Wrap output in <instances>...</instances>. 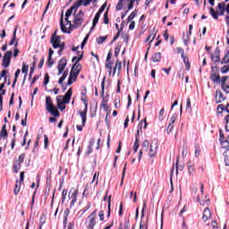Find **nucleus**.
<instances>
[{
    "label": "nucleus",
    "mask_w": 229,
    "mask_h": 229,
    "mask_svg": "<svg viewBox=\"0 0 229 229\" xmlns=\"http://www.w3.org/2000/svg\"><path fill=\"white\" fill-rule=\"evenodd\" d=\"M80 6H81V1L75 3L66 11L64 18L65 23H64V18H61V30L63 33H71L72 29H74V24L71 21V17H72V13H76Z\"/></svg>",
    "instance_id": "obj_1"
},
{
    "label": "nucleus",
    "mask_w": 229,
    "mask_h": 229,
    "mask_svg": "<svg viewBox=\"0 0 229 229\" xmlns=\"http://www.w3.org/2000/svg\"><path fill=\"white\" fill-rule=\"evenodd\" d=\"M71 19L73 20V29L80 28L83 24L85 21V13L83 11H80L78 13L76 12L72 14Z\"/></svg>",
    "instance_id": "obj_2"
},
{
    "label": "nucleus",
    "mask_w": 229,
    "mask_h": 229,
    "mask_svg": "<svg viewBox=\"0 0 229 229\" xmlns=\"http://www.w3.org/2000/svg\"><path fill=\"white\" fill-rule=\"evenodd\" d=\"M62 38H60V36H56V35H53L51 38V44L54 47V49H58V47H62V49H64L65 47V43L64 42H61Z\"/></svg>",
    "instance_id": "obj_3"
},
{
    "label": "nucleus",
    "mask_w": 229,
    "mask_h": 229,
    "mask_svg": "<svg viewBox=\"0 0 229 229\" xmlns=\"http://www.w3.org/2000/svg\"><path fill=\"white\" fill-rule=\"evenodd\" d=\"M221 89L225 94H229V77L224 76L221 78Z\"/></svg>",
    "instance_id": "obj_4"
},
{
    "label": "nucleus",
    "mask_w": 229,
    "mask_h": 229,
    "mask_svg": "<svg viewBox=\"0 0 229 229\" xmlns=\"http://www.w3.org/2000/svg\"><path fill=\"white\" fill-rule=\"evenodd\" d=\"M68 197H69V199H72L71 207L74 206L76 201H78V199H77L78 198V190L72 189L69 191Z\"/></svg>",
    "instance_id": "obj_5"
},
{
    "label": "nucleus",
    "mask_w": 229,
    "mask_h": 229,
    "mask_svg": "<svg viewBox=\"0 0 229 229\" xmlns=\"http://www.w3.org/2000/svg\"><path fill=\"white\" fill-rule=\"evenodd\" d=\"M65 67H67V59L63 57L60 59L58 65H57L58 76H60V74H62V72H64V71H65Z\"/></svg>",
    "instance_id": "obj_6"
},
{
    "label": "nucleus",
    "mask_w": 229,
    "mask_h": 229,
    "mask_svg": "<svg viewBox=\"0 0 229 229\" xmlns=\"http://www.w3.org/2000/svg\"><path fill=\"white\" fill-rule=\"evenodd\" d=\"M220 144L222 148H224L225 149L229 148V135L226 138H225V135H223V131L221 130H220Z\"/></svg>",
    "instance_id": "obj_7"
},
{
    "label": "nucleus",
    "mask_w": 229,
    "mask_h": 229,
    "mask_svg": "<svg viewBox=\"0 0 229 229\" xmlns=\"http://www.w3.org/2000/svg\"><path fill=\"white\" fill-rule=\"evenodd\" d=\"M210 80L213 81V83H221V76H219V73L216 72L214 67H212V71L210 73Z\"/></svg>",
    "instance_id": "obj_8"
},
{
    "label": "nucleus",
    "mask_w": 229,
    "mask_h": 229,
    "mask_svg": "<svg viewBox=\"0 0 229 229\" xmlns=\"http://www.w3.org/2000/svg\"><path fill=\"white\" fill-rule=\"evenodd\" d=\"M10 60H12V51H7L3 58V67L6 68L10 66Z\"/></svg>",
    "instance_id": "obj_9"
},
{
    "label": "nucleus",
    "mask_w": 229,
    "mask_h": 229,
    "mask_svg": "<svg viewBox=\"0 0 229 229\" xmlns=\"http://www.w3.org/2000/svg\"><path fill=\"white\" fill-rule=\"evenodd\" d=\"M209 219H212V211H210V208H206L202 214V221L207 223Z\"/></svg>",
    "instance_id": "obj_10"
},
{
    "label": "nucleus",
    "mask_w": 229,
    "mask_h": 229,
    "mask_svg": "<svg viewBox=\"0 0 229 229\" xmlns=\"http://www.w3.org/2000/svg\"><path fill=\"white\" fill-rule=\"evenodd\" d=\"M176 114H174L172 117L170 118V123H168V126L166 128V132L169 134L171 131H173V129L174 128V123H176Z\"/></svg>",
    "instance_id": "obj_11"
},
{
    "label": "nucleus",
    "mask_w": 229,
    "mask_h": 229,
    "mask_svg": "<svg viewBox=\"0 0 229 229\" xmlns=\"http://www.w3.org/2000/svg\"><path fill=\"white\" fill-rule=\"evenodd\" d=\"M89 223L88 225V229H94V226H96V211H93L89 216Z\"/></svg>",
    "instance_id": "obj_12"
},
{
    "label": "nucleus",
    "mask_w": 229,
    "mask_h": 229,
    "mask_svg": "<svg viewBox=\"0 0 229 229\" xmlns=\"http://www.w3.org/2000/svg\"><path fill=\"white\" fill-rule=\"evenodd\" d=\"M216 110L217 114H224V115H229V104H227L225 107L223 105H218Z\"/></svg>",
    "instance_id": "obj_13"
},
{
    "label": "nucleus",
    "mask_w": 229,
    "mask_h": 229,
    "mask_svg": "<svg viewBox=\"0 0 229 229\" xmlns=\"http://www.w3.org/2000/svg\"><path fill=\"white\" fill-rule=\"evenodd\" d=\"M157 149H158V145H157V143H155V142H152L150 144V148H149V152H148L149 157H156Z\"/></svg>",
    "instance_id": "obj_14"
},
{
    "label": "nucleus",
    "mask_w": 229,
    "mask_h": 229,
    "mask_svg": "<svg viewBox=\"0 0 229 229\" xmlns=\"http://www.w3.org/2000/svg\"><path fill=\"white\" fill-rule=\"evenodd\" d=\"M123 68V64L121 61L117 60L115 63V66L113 71V76H115L117 74L118 76L121 74V69Z\"/></svg>",
    "instance_id": "obj_15"
},
{
    "label": "nucleus",
    "mask_w": 229,
    "mask_h": 229,
    "mask_svg": "<svg viewBox=\"0 0 229 229\" xmlns=\"http://www.w3.org/2000/svg\"><path fill=\"white\" fill-rule=\"evenodd\" d=\"M142 126H143L144 130H146V128H148V122L146 121V119L141 121L138 126L137 135H136V137H138V139H139V136L140 135V133H142Z\"/></svg>",
    "instance_id": "obj_16"
},
{
    "label": "nucleus",
    "mask_w": 229,
    "mask_h": 229,
    "mask_svg": "<svg viewBox=\"0 0 229 229\" xmlns=\"http://www.w3.org/2000/svg\"><path fill=\"white\" fill-rule=\"evenodd\" d=\"M78 76H80V73L74 72H70V76L68 79L67 85H72V83H74V81H76V80L78 79Z\"/></svg>",
    "instance_id": "obj_17"
},
{
    "label": "nucleus",
    "mask_w": 229,
    "mask_h": 229,
    "mask_svg": "<svg viewBox=\"0 0 229 229\" xmlns=\"http://www.w3.org/2000/svg\"><path fill=\"white\" fill-rule=\"evenodd\" d=\"M89 110V107H84L83 111H79L80 117L81 118V123L83 126H85L87 123V112Z\"/></svg>",
    "instance_id": "obj_18"
},
{
    "label": "nucleus",
    "mask_w": 229,
    "mask_h": 229,
    "mask_svg": "<svg viewBox=\"0 0 229 229\" xmlns=\"http://www.w3.org/2000/svg\"><path fill=\"white\" fill-rule=\"evenodd\" d=\"M60 98H62V97L56 98L57 108H59V110H61V111H64V110H65V105L67 104V102L64 101V99H62Z\"/></svg>",
    "instance_id": "obj_19"
},
{
    "label": "nucleus",
    "mask_w": 229,
    "mask_h": 229,
    "mask_svg": "<svg viewBox=\"0 0 229 229\" xmlns=\"http://www.w3.org/2000/svg\"><path fill=\"white\" fill-rule=\"evenodd\" d=\"M156 36H157V30H155V28H153L152 30H150V32L148 38H146V42H149V44H151Z\"/></svg>",
    "instance_id": "obj_20"
},
{
    "label": "nucleus",
    "mask_w": 229,
    "mask_h": 229,
    "mask_svg": "<svg viewBox=\"0 0 229 229\" xmlns=\"http://www.w3.org/2000/svg\"><path fill=\"white\" fill-rule=\"evenodd\" d=\"M81 99L84 105V107L89 108V98H87V89H85V92L81 93Z\"/></svg>",
    "instance_id": "obj_21"
},
{
    "label": "nucleus",
    "mask_w": 229,
    "mask_h": 229,
    "mask_svg": "<svg viewBox=\"0 0 229 229\" xmlns=\"http://www.w3.org/2000/svg\"><path fill=\"white\" fill-rule=\"evenodd\" d=\"M215 98L216 103H222V101H225V97H223V92H221V89H217L216 91Z\"/></svg>",
    "instance_id": "obj_22"
},
{
    "label": "nucleus",
    "mask_w": 229,
    "mask_h": 229,
    "mask_svg": "<svg viewBox=\"0 0 229 229\" xmlns=\"http://www.w3.org/2000/svg\"><path fill=\"white\" fill-rule=\"evenodd\" d=\"M225 8L226 4L223 2L217 4V12L219 13V15H225Z\"/></svg>",
    "instance_id": "obj_23"
},
{
    "label": "nucleus",
    "mask_w": 229,
    "mask_h": 229,
    "mask_svg": "<svg viewBox=\"0 0 229 229\" xmlns=\"http://www.w3.org/2000/svg\"><path fill=\"white\" fill-rule=\"evenodd\" d=\"M100 107L104 112H108V98H103L102 102L100 104Z\"/></svg>",
    "instance_id": "obj_24"
},
{
    "label": "nucleus",
    "mask_w": 229,
    "mask_h": 229,
    "mask_svg": "<svg viewBox=\"0 0 229 229\" xmlns=\"http://www.w3.org/2000/svg\"><path fill=\"white\" fill-rule=\"evenodd\" d=\"M72 96V89H68V91L65 93V95L63 97V100L65 103H69V101H71V98Z\"/></svg>",
    "instance_id": "obj_25"
},
{
    "label": "nucleus",
    "mask_w": 229,
    "mask_h": 229,
    "mask_svg": "<svg viewBox=\"0 0 229 229\" xmlns=\"http://www.w3.org/2000/svg\"><path fill=\"white\" fill-rule=\"evenodd\" d=\"M81 71V64H80V63H75L71 70L72 72H77V74H80Z\"/></svg>",
    "instance_id": "obj_26"
},
{
    "label": "nucleus",
    "mask_w": 229,
    "mask_h": 229,
    "mask_svg": "<svg viewBox=\"0 0 229 229\" xmlns=\"http://www.w3.org/2000/svg\"><path fill=\"white\" fill-rule=\"evenodd\" d=\"M47 110V112H50V114L52 115H55V117H59L60 116V113L58 112V109H56V107H55V106L49 107Z\"/></svg>",
    "instance_id": "obj_27"
},
{
    "label": "nucleus",
    "mask_w": 229,
    "mask_h": 229,
    "mask_svg": "<svg viewBox=\"0 0 229 229\" xmlns=\"http://www.w3.org/2000/svg\"><path fill=\"white\" fill-rule=\"evenodd\" d=\"M209 13L213 17V19H215V20L219 19V12L214 10V8H212V7L209 8Z\"/></svg>",
    "instance_id": "obj_28"
},
{
    "label": "nucleus",
    "mask_w": 229,
    "mask_h": 229,
    "mask_svg": "<svg viewBox=\"0 0 229 229\" xmlns=\"http://www.w3.org/2000/svg\"><path fill=\"white\" fill-rule=\"evenodd\" d=\"M162 60V54L160 52H157L152 55V62L157 63L160 62Z\"/></svg>",
    "instance_id": "obj_29"
},
{
    "label": "nucleus",
    "mask_w": 229,
    "mask_h": 229,
    "mask_svg": "<svg viewBox=\"0 0 229 229\" xmlns=\"http://www.w3.org/2000/svg\"><path fill=\"white\" fill-rule=\"evenodd\" d=\"M21 163L14 161L13 165V170L14 173H19V171H21Z\"/></svg>",
    "instance_id": "obj_30"
},
{
    "label": "nucleus",
    "mask_w": 229,
    "mask_h": 229,
    "mask_svg": "<svg viewBox=\"0 0 229 229\" xmlns=\"http://www.w3.org/2000/svg\"><path fill=\"white\" fill-rule=\"evenodd\" d=\"M8 137V131H6V125H3L2 131L0 132V140L6 139Z\"/></svg>",
    "instance_id": "obj_31"
},
{
    "label": "nucleus",
    "mask_w": 229,
    "mask_h": 229,
    "mask_svg": "<svg viewBox=\"0 0 229 229\" xmlns=\"http://www.w3.org/2000/svg\"><path fill=\"white\" fill-rule=\"evenodd\" d=\"M112 65H114V62L106 61V69H107L109 76H112Z\"/></svg>",
    "instance_id": "obj_32"
},
{
    "label": "nucleus",
    "mask_w": 229,
    "mask_h": 229,
    "mask_svg": "<svg viewBox=\"0 0 229 229\" xmlns=\"http://www.w3.org/2000/svg\"><path fill=\"white\" fill-rule=\"evenodd\" d=\"M46 106H47V110L49 108H52L53 106V99H51V97H47L46 98Z\"/></svg>",
    "instance_id": "obj_33"
},
{
    "label": "nucleus",
    "mask_w": 229,
    "mask_h": 229,
    "mask_svg": "<svg viewBox=\"0 0 229 229\" xmlns=\"http://www.w3.org/2000/svg\"><path fill=\"white\" fill-rule=\"evenodd\" d=\"M99 17H101V14L99 13H97L93 19V25H92L91 30H94V28H96V25L99 21Z\"/></svg>",
    "instance_id": "obj_34"
},
{
    "label": "nucleus",
    "mask_w": 229,
    "mask_h": 229,
    "mask_svg": "<svg viewBox=\"0 0 229 229\" xmlns=\"http://www.w3.org/2000/svg\"><path fill=\"white\" fill-rule=\"evenodd\" d=\"M28 71H30V65H28L26 63H22L21 72L23 74H25V78L28 76Z\"/></svg>",
    "instance_id": "obj_35"
},
{
    "label": "nucleus",
    "mask_w": 229,
    "mask_h": 229,
    "mask_svg": "<svg viewBox=\"0 0 229 229\" xmlns=\"http://www.w3.org/2000/svg\"><path fill=\"white\" fill-rule=\"evenodd\" d=\"M67 76H69V72H67V71L64 72L62 77L58 81L59 85H62V83H64V81H65V78H67Z\"/></svg>",
    "instance_id": "obj_36"
},
{
    "label": "nucleus",
    "mask_w": 229,
    "mask_h": 229,
    "mask_svg": "<svg viewBox=\"0 0 229 229\" xmlns=\"http://www.w3.org/2000/svg\"><path fill=\"white\" fill-rule=\"evenodd\" d=\"M224 122L225 124L226 131H229V114H224Z\"/></svg>",
    "instance_id": "obj_37"
},
{
    "label": "nucleus",
    "mask_w": 229,
    "mask_h": 229,
    "mask_svg": "<svg viewBox=\"0 0 229 229\" xmlns=\"http://www.w3.org/2000/svg\"><path fill=\"white\" fill-rule=\"evenodd\" d=\"M224 158H225V165H229V148H227L224 152Z\"/></svg>",
    "instance_id": "obj_38"
},
{
    "label": "nucleus",
    "mask_w": 229,
    "mask_h": 229,
    "mask_svg": "<svg viewBox=\"0 0 229 229\" xmlns=\"http://www.w3.org/2000/svg\"><path fill=\"white\" fill-rule=\"evenodd\" d=\"M188 172L189 174H192L194 173V163H192V161L188 163Z\"/></svg>",
    "instance_id": "obj_39"
},
{
    "label": "nucleus",
    "mask_w": 229,
    "mask_h": 229,
    "mask_svg": "<svg viewBox=\"0 0 229 229\" xmlns=\"http://www.w3.org/2000/svg\"><path fill=\"white\" fill-rule=\"evenodd\" d=\"M140 144V140H139V137H136L134 146H133L134 153H137V151L139 150Z\"/></svg>",
    "instance_id": "obj_40"
},
{
    "label": "nucleus",
    "mask_w": 229,
    "mask_h": 229,
    "mask_svg": "<svg viewBox=\"0 0 229 229\" xmlns=\"http://www.w3.org/2000/svg\"><path fill=\"white\" fill-rule=\"evenodd\" d=\"M220 72L222 74H226L227 72H229V64H225V65H224L221 69H220Z\"/></svg>",
    "instance_id": "obj_41"
},
{
    "label": "nucleus",
    "mask_w": 229,
    "mask_h": 229,
    "mask_svg": "<svg viewBox=\"0 0 229 229\" xmlns=\"http://www.w3.org/2000/svg\"><path fill=\"white\" fill-rule=\"evenodd\" d=\"M19 74H21V70L18 69L14 73V81L13 83V89H15V83H17V79L19 78Z\"/></svg>",
    "instance_id": "obj_42"
},
{
    "label": "nucleus",
    "mask_w": 229,
    "mask_h": 229,
    "mask_svg": "<svg viewBox=\"0 0 229 229\" xmlns=\"http://www.w3.org/2000/svg\"><path fill=\"white\" fill-rule=\"evenodd\" d=\"M46 224V215H41L39 218V229H42V226Z\"/></svg>",
    "instance_id": "obj_43"
},
{
    "label": "nucleus",
    "mask_w": 229,
    "mask_h": 229,
    "mask_svg": "<svg viewBox=\"0 0 229 229\" xmlns=\"http://www.w3.org/2000/svg\"><path fill=\"white\" fill-rule=\"evenodd\" d=\"M19 192H21V184H19V181H16L13 193L15 194V196H17V194H19Z\"/></svg>",
    "instance_id": "obj_44"
},
{
    "label": "nucleus",
    "mask_w": 229,
    "mask_h": 229,
    "mask_svg": "<svg viewBox=\"0 0 229 229\" xmlns=\"http://www.w3.org/2000/svg\"><path fill=\"white\" fill-rule=\"evenodd\" d=\"M183 60V63L186 65V71H189V69H191V64H189V58H187L185 55H183V57H182Z\"/></svg>",
    "instance_id": "obj_45"
},
{
    "label": "nucleus",
    "mask_w": 229,
    "mask_h": 229,
    "mask_svg": "<svg viewBox=\"0 0 229 229\" xmlns=\"http://www.w3.org/2000/svg\"><path fill=\"white\" fill-rule=\"evenodd\" d=\"M135 17H137V12L133 11L127 18L128 22L131 21L132 20L135 19Z\"/></svg>",
    "instance_id": "obj_46"
},
{
    "label": "nucleus",
    "mask_w": 229,
    "mask_h": 229,
    "mask_svg": "<svg viewBox=\"0 0 229 229\" xmlns=\"http://www.w3.org/2000/svg\"><path fill=\"white\" fill-rule=\"evenodd\" d=\"M186 111L192 112V106H191V98H187L186 100Z\"/></svg>",
    "instance_id": "obj_47"
},
{
    "label": "nucleus",
    "mask_w": 229,
    "mask_h": 229,
    "mask_svg": "<svg viewBox=\"0 0 229 229\" xmlns=\"http://www.w3.org/2000/svg\"><path fill=\"white\" fill-rule=\"evenodd\" d=\"M106 38H108L107 36H100L99 38H97V42L98 44H103L105 40H106Z\"/></svg>",
    "instance_id": "obj_48"
},
{
    "label": "nucleus",
    "mask_w": 229,
    "mask_h": 229,
    "mask_svg": "<svg viewBox=\"0 0 229 229\" xmlns=\"http://www.w3.org/2000/svg\"><path fill=\"white\" fill-rule=\"evenodd\" d=\"M4 94H6V90L3 89L0 92V108H1V110H3V96H4Z\"/></svg>",
    "instance_id": "obj_49"
},
{
    "label": "nucleus",
    "mask_w": 229,
    "mask_h": 229,
    "mask_svg": "<svg viewBox=\"0 0 229 229\" xmlns=\"http://www.w3.org/2000/svg\"><path fill=\"white\" fill-rule=\"evenodd\" d=\"M24 158H26V155L21 154L19 156L18 160H15V161L18 162L19 164H23L24 163Z\"/></svg>",
    "instance_id": "obj_50"
},
{
    "label": "nucleus",
    "mask_w": 229,
    "mask_h": 229,
    "mask_svg": "<svg viewBox=\"0 0 229 229\" xmlns=\"http://www.w3.org/2000/svg\"><path fill=\"white\" fill-rule=\"evenodd\" d=\"M14 44V47H17L19 46V40H17V38H15L13 39V38L11 39V42H10V46H13Z\"/></svg>",
    "instance_id": "obj_51"
},
{
    "label": "nucleus",
    "mask_w": 229,
    "mask_h": 229,
    "mask_svg": "<svg viewBox=\"0 0 229 229\" xmlns=\"http://www.w3.org/2000/svg\"><path fill=\"white\" fill-rule=\"evenodd\" d=\"M81 1V4H83V6H89V4H90V3L96 1V0H80Z\"/></svg>",
    "instance_id": "obj_52"
},
{
    "label": "nucleus",
    "mask_w": 229,
    "mask_h": 229,
    "mask_svg": "<svg viewBox=\"0 0 229 229\" xmlns=\"http://www.w3.org/2000/svg\"><path fill=\"white\" fill-rule=\"evenodd\" d=\"M148 148H149V141H148V140H146L142 143V149L148 150Z\"/></svg>",
    "instance_id": "obj_53"
},
{
    "label": "nucleus",
    "mask_w": 229,
    "mask_h": 229,
    "mask_svg": "<svg viewBox=\"0 0 229 229\" xmlns=\"http://www.w3.org/2000/svg\"><path fill=\"white\" fill-rule=\"evenodd\" d=\"M6 74H8V71L6 70H3L0 73L1 78H4V81L7 80Z\"/></svg>",
    "instance_id": "obj_54"
},
{
    "label": "nucleus",
    "mask_w": 229,
    "mask_h": 229,
    "mask_svg": "<svg viewBox=\"0 0 229 229\" xmlns=\"http://www.w3.org/2000/svg\"><path fill=\"white\" fill-rule=\"evenodd\" d=\"M83 55H81L80 56H74L72 59V62H75V64H79L78 62H80V60H81Z\"/></svg>",
    "instance_id": "obj_55"
},
{
    "label": "nucleus",
    "mask_w": 229,
    "mask_h": 229,
    "mask_svg": "<svg viewBox=\"0 0 229 229\" xmlns=\"http://www.w3.org/2000/svg\"><path fill=\"white\" fill-rule=\"evenodd\" d=\"M176 51H177L178 55H181L182 58H183V56H185V55H184L183 48H182V47H177V48H176Z\"/></svg>",
    "instance_id": "obj_56"
},
{
    "label": "nucleus",
    "mask_w": 229,
    "mask_h": 229,
    "mask_svg": "<svg viewBox=\"0 0 229 229\" xmlns=\"http://www.w3.org/2000/svg\"><path fill=\"white\" fill-rule=\"evenodd\" d=\"M98 217H99L100 221H105V211H103V210L99 211Z\"/></svg>",
    "instance_id": "obj_57"
},
{
    "label": "nucleus",
    "mask_w": 229,
    "mask_h": 229,
    "mask_svg": "<svg viewBox=\"0 0 229 229\" xmlns=\"http://www.w3.org/2000/svg\"><path fill=\"white\" fill-rule=\"evenodd\" d=\"M54 64H55V61L53 60V57H51V55L48 56V61H47L48 67H51L52 65H54Z\"/></svg>",
    "instance_id": "obj_58"
},
{
    "label": "nucleus",
    "mask_w": 229,
    "mask_h": 229,
    "mask_svg": "<svg viewBox=\"0 0 229 229\" xmlns=\"http://www.w3.org/2000/svg\"><path fill=\"white\" fill-rule=\"evenodd\" d=\"M92 144L93 143H90L89 146L88 147V150L86 151V157H89V155L92 153Z\"/></svg>",
    "instance_id": "obj_59"
},
{
    "label": "nucleus",
    "mask_w": 229,
    "mask_h": 229,
    "mask_svg": "<svg viewBox=\"0 0 229 229\" xmlns=\"http://www.w3.org/2000/svg\"><path fill=\"white\" fill-rule=\"evenodd\" d=\"M47 83H49V74L46 73L43 84L46 86Z\"/></svg>",
    "instance_id": "obj_60"
},
{
    "label": "nucleus",
    "mask_w": 229,
    "mask_h": 229,
    "mask_svg": "<svg viewBox=\"0 0 229 229\" xmlns=\"http://www.w3.org/2000/svg\"><path fill=\"white\" fill-rule=\"evenodd\" d=\"M44 144H45V149H47V144H49V140L47 139V135H44Z\"/></svg>",
    "instance_id": "obj_61"
},
{
    "label": "nucleus",
    "mask_w": 229,
    "mask_h": 229,
    "mask_svg": "<svg viewBox=\"0 0 229 229\" xmlns=\"http://www.w3.org/2000/svg\"><path fill=\"white\" fill-rule=\"evenodd\" d=\"M116 10L120 11L123 10V0H119L117 5H116Z\"/></svg>",
    "instance_id": "obj_62"
},
{
    "label": "nucleus",
    "mask_w": 229,
    "mask_h": 229,
    "mask_svg": "<svg viewBox=\"0 0 229 229\" xmlns=\"http://www.w3.org/2000/svg\"><path fill=\"white\" fill-rule=\"evenodd\" d=\"M109 22V20H108V13L106 12L105 14H104V23L105 24H108Z\"/></svg>",
    "instance_id": "obj_63"
},
{
    "label": "nucleus",
    "mask_w": 229,
    "mask_h": 229,
    "mask_svg": "<svg viewBox=\"0 0 229 229\" xmlns=\"http://www.w3.org/2000/svg\"><path fill=\"white\" fill-rule=\"evenodd\" d=\"M62 199H63V202L65 201V198L67 196V191L66 190H64L63 192H62Z\"/></svg>",
    "instance_id": "obj_64"
}]
</instances>
